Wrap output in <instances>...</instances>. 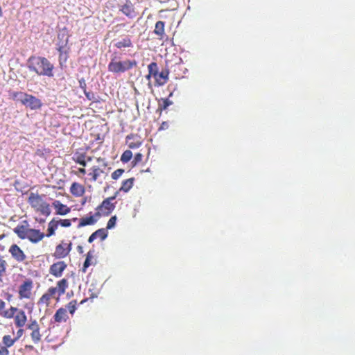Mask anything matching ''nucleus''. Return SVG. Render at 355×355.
<instances>
[{
  "label": "nucleus",
  "mask_w": 355,
  "mask_h": 355,
  "mask_svg": "<svg viewBox=\"0 0 355 355\" xmlns=\"http://www.w3.org/2000/svg\"><path fill=\"white\" fill-rule=\"evenodd\" d=\"M69 282L67 279L62 278L56 282L55 286L49 288L39 299L37 304L40 306H49L52 300L59 302L62 295L66 293L68 288Z\"/></svg>",
  "instance_id": "1"
},
{
  "label": "nucleus",
  "mask_w": 355,
  "mask_h": 355,
  "mask_svg": "<svg viewBox=\"0 0 355 355\" xmlns=\"http://www.w3.org/2000/svg\"><path fill=\"white\" fill-rule=\"evenodd\" d=\"M28 67L29 71L35 72L39 76L53 77L55 67L49 60L45 57L31 55L28 59Z\"/></svg>",
  "instance_id": "2"
},
{
  "label": "nucleus",
  "mask_w": 355,
  "mask_h": 355,
  "mask_svg": "<svg viewBox=\"0 0 355 355\" xmlns=\"http://www.w3.org/2000/svg\"><path fill=\"white\" fill-rule=\"evenodd\" d=\"M24 225H17L13 231L18 238L21 239H28L33 243H37L42 241L45 234L40 230L29 228V224L27 220L23 221Z\"/></svg>",
  "instance_id": "3"
},
{
  "label": "nucleus",
  "mask_w": 355,
  "mask_h": 355,
  "mask_svg": "<svg viewBox=\"0 0 355 355\" xmlns=\"http://www.w3.org/2000/svg\"><path fill=\"white\" fill-rule=\"evenodd\" d=\"M44 196L38 193H29L27 201L31 208L36 213L47 217L51 213V205L44 199Z\"/></svg>",
  "instance_id": "4"
},
{
  "label": "nucleus",
  "mask_w": 355,
  "mask_h": 355,
  "mask_svg": "<svg viewBox=\"0 0 355 355\" xmlns=\"http://www.w3.org/2000/svg\"><path fill=\"white\" fill-rule=\"evenodd\" d=\"M137 66V62L135 60H117L116 58H112L107 66V69L110 72L120 73H124Z\"/></svg>",
  "instance_id": "5"
},
{
  "label": "nucleus",
  "mask_w": 355,
  "mask_h": 355,
  "mask_svg": "<svg viewBox=\"0 0 355 355\" xmlns=\"http://www.w3.org/2000/svg\"><path fill=\"white\" fill-rule=\"evenodd\" d=\"M34 287L33 280L26 278L23 280L17 288L18 299L19 300H31L33 297Z\"/></svg>",
  "instance_id": "6"
},
{
  "label": "nucleus",
  "mask_w": 355,
  "mask_h": 355,
  "mask_svg": "<svg viewBox=\"0 0 355 355\" xmlns=\"http://www.w3.org/2000/svg\"><path fill=\"white\" fill-rule=\"evenodd\" d=\"M117 193L118 191H116L114 196L105 198L103 200L102 203L98 206L96 212L95 213V216H96L97 218H100L102 216H108L114 210L116 205L112 201L115 200Z\"/></svg>",
  "instance_id": "7"
},
{
  "label": "nucleus",
  "mask_w": 355,
  "mask_h": 355,
  "mask_svg": "<svg viewBox=\"0 0 355 355\" xmlns=\"http://www.w3.org/2000/svg\"><path fill=\"white\" fill-rule=\"evenodd\" d=\"M72 250V242L70 241L62 240L56 245L53 253L55 259H62L68 256Z\"/></svg>",
  "instance_id": "8"
},
{
  "label": "nucleus",
  "mask_w": 355,
  "mask_h": 355,
  "mask_svg": "<svg viewBox=\"0 0 355 355\" xmlns=\"http://www.w3.org/2000/svg\"><path fill=\"white\" fill-rule=\"evenodd\" d=\"M27 329L30 331L29 336L35 344H37L42 340V334L36 320H31L27 325Z\"/></svg>",
  "instance_id": "9"
},
{
  "label": "nucleus",
  "mask_w": 355,
  "mask_h": 355,
  "mask_svg": "<svg viewBox=\"0 0 355 355\" xmlns=\"http://www.w3.org/2000/svg\"><path fill=\"white\" fill-rule=\"evenodd\" d=\"M21 104L31 110H37L42 107V103L40 99L31 94L25 93L23 99H21Z\"/></svg>",
  "instance_id": "10"
},
{
  "label": "nucleus",
  "mask_w": 355,
  "mask_h": 355,
  "mask_svg": "<svg viewBox=\"0 0 355 355\" xmlns=\"http://www.w3.org/2000/svg\"><path fill=\"white\" fill-rule=\"evenodd\" d=\"M123 4L120 6L119 11L130 19L137 17V13L130 0H119Z\"/></svg>",
  "instance_id": "11"
},
{
  "label": "nucleus",
  "mask_w": 355,
  "mask_h": 355,
  "mask_svg": "<svg viewBox=\"0 0 355 355\" xmlns=\"http://www.w3.org/2000/svg\"><path fill=\"white\" fill-rule=\"evenodd\" d=\"M67 268V264L64 261H57L50 266L49 272L55 277H61Z\"/></svg>",
  "instance_id": "12"
},
{
  "label": "nucleus",
  "mask_w": 355,
  "mask_h": 355,
  "mask_svg": "<svg viewBox=\"0 0 355 355\" xmlns=\"http://www.w3.org/2000/svg\"><path fill=\"white\" fill-rule=\"evenodd\" d=\"M8 252L17 262L21 263L26 259V254L19 246H17V243L12 244Z\"/></svg>",
  "instance_id": "13"
},
{
  "label": "nucleus",
  "mask_w": 355,
  "mask_h": 355,
  "mask_svg": "<svg viewBox=\"0 0 355 355\" xmlns=\"http://www.w3.org/2000/svg\"><path fill=\"white\" fill-rule=\"evenodd\" d=\"M69 318L67 309L64 307H60L53 315L52 322L55 324H62V322H66Z\"/></svg>",
  "instance_id": "14"
},
{
  "label": "nucleus",
  "mask_w": 355,
  "mask_h": 355,
  "mask_svg": "<svg viewBox=\"0 0 355 355\" xmlns=\"http://www.w3.org/2000/svg\"><path fill=\"white\" fill-rule=\"evenodd\" d=\"M72 159L83 167H86L87 162H90L92 160V157L87 156V153L85 151L77 150L74 153Z\"/></svg>",
  "instance_id": "15"
},
{
  "label": "nucleus",
  "mask_w": 355,
  "mask_h": 355,
  "mask_svg": "<svg viewBox=\"0 0 355 355\" xmlns=\"http://www.w3.org/2000/svg\"><path fill=\"white\" fill-rule=\"evenodd\" d=\"M141 137L137 134H130L126 137V144L129 148L135 149L141 145Z\"/></svg>",
  "instance_id": "16"
},
{
  "label": "nucleus",
  "mask_w": 355,
  "mask_h": 355,
  "mask_svg": "<svg viewBox=\"0 0 355 355\" xmlns=\"http://www.w3.org/2000/svg\"><path fill=\"white\" fill-rule=\"evenodd\" d=\"M53 207L55 209V214L57 215H67L71 211V209L67 205L63 204L60 200H54Z\"/></svg>",
  "instance_id": "17"
},
{
  "label": "nucleus",
  "mask_w": 355,
  "mask_h": 355,
  "mask_svg": "<svg viewBox=\"0 0 355 355\" xmlns=\"http://www.w3.org/2000/svg\"><path fill=\"white\" fill-rule=\"evenodd\" d=\"M27 322V316L22 309H17L15 316V324L17 327L22 328L26 325Z\"/></svg>",
  "instance_id": "18"
},
{
  "label": "nucleus",
  "mask_w": 355,
  "mask_h": 355,
  "mask_svg": "<svg viewBox=\"0 0 355 355\" xmlns=\"http://www.w3.org/2000/svg\"><path fill=\"white\" fill-rule=\"evenodd\" d=\"M57 51L59 53V62L60 65L65 63L69 58V53L70 51V46L67 44L64 46L57 47Z\"/></svg>",
  "instance_id": "19"
},
{
  "label": "nucleus",
  "mask_w": 355,
  "mask_h": 355,
  "mask_svg": "<svg viewBox=\"0 0 355 355\" xmlns=\"http://www.w3.org/2000/svg\"><path fill=\"white\" fill-rule=\"evenodd\" d=\"M169 70L166 69L161 72H158L157 78H155V85L157 86H162L166 84L168 80Z\"/></svg>",
  "instance_id": "20"
},
{
  "label": "nucleus",
  "mask_w": 355,
  "mask_h": 355,
  "mask_svg": "<svg viewBox=\"0 0 355 355\" xmlns=\"http://www.w3.org/2000/svg\"><path fill=\"white\" fill-rule=\"evenodd\" d=\"M98 218H97L96 216H95V214L94 215L82 217L79 220L78 228H80L82 227L87 225H94L97 222Z\"/></svg>",
  "instance_id": "21"
},
{
  "label": "nucleus",
  "mask_w": 355,
  "mask_h": 355,
  "mask_svg": "<svg viewBox=\"0 0 355 355\" xmlns=\"http://www.w3.org/2000/svg\"><path fill=\"white\" fill-rule=\"evenodd\" d=\"M70 192L76 197H81L85 192V187L78 182H73L70 187Z\"/></svg>",
  "instance_id": "22"
},
{
  "label": "nucleus",
  "mask_w": 355,
  "mask_h": 355,
  "mask_svg": "<svg viewBox=\"0 0 355 355\" xmlns=\"http://www.w3.org/2000/svg\"><path fill=\"white\" fill-rule=\"evenodd\" d=\"M60 226L58 219H55V218H53V219L49 223L47 232L45 234L46 237H51L55 234V230Z\"/></svg>",
  "instance_id": "23"
},
{
  "label": "nucleus",
  "mask_w": 355,
  "mask_h": 355,
  "mask_svg": "<svg viewBox=\"0 0 355 355\" xmlns=\"http://www.w3.org/2000/svg\"><path fill=\"white\" fill-rule=\"evenodd\" d=\"M107 236V232L105 228H101L96 230L94 233L91 234L89 236L88 241L92 243L94 240L97 238H100L102 241L105 239Z\"/></svg>",
  "instance_id": "24"
},
{
  "label": "nucleus",
  "mask_w": 355,
  "mask_h": 355,
  "mask_svg": "<svg viewBox=\"0 0 355 355\" xmlns=\"http://www.w3.org/2000/svg\"><path fill=\"white\" fill-rule=\"evenodd\" d=\"M153 33L157 35L159 40H162L164 39V21H158L155 23Z\"/></svg>",
  "instance_id": "25"
},
{
  "label": "nucleus",
  "mask_w": 355,
  "mask_h": 355,
  "mask_svg": "<svg viewBox=\"0 0 355 355\" xmlns=\"http://www.w3.org/2000/svg\"><path fill=\"white\" fill-rule=\"evenodd\" d=\"M102 173H103V169L101 168L99 166H98V165H94L90 168V172L89 173L91 181H97L98 178Z\"/></svg>",
  "instance_id": "26"
},
{
  "label": "nucleus",
  "mask_w": 355,
  "mask_h": 355,
  "mask_svg": "<svg viewBox=\"0 0 355 355\" xmlns=\"http://www.w3.org/2000/svg\"><path fill=\"white\" fill-rule=\"evenodd\" d=\"M116 48L119 49H123L125 48H132L133 43L129 36H126L125 38L116 42L114 44Z\"/></svg>",
  "instance_id": "27"
},
{
  "label": "nucleus",
  "mask_w": 355,
  "mask_h": 355,
  "mask_svg": "<svg viewBox=\"0 0 355 355\" xmlns=\"http://www.w3.org/2000/svg\"><path fill=\"white\" fill-rule=\"evenodd\" d=\"M5 306H6V303L4 301V306H3V309H1L0 315H2L3 317H4L6 318H15V316L17 312V307L10 306L9 308V309H6L5 311Z\"/></svg>",
  "instance_id": "28"
},
{
  "label": "nucleus",
  "mask_w": 355,
  "mask_h": 355,
  "mask_svg": "<svg viewBox=\"0 0 355 355\" xmlns=\"http://www.w3.org/2000/svg\"><path fill=\"white\" fill-rule=\"evenodd\" d=\"M17 341V338H12L10 334H6L3 338L2 342L0 343L2 347L6 349L12 347Z\"/></svg>",
  "instance_id": "29"
},
{
  "label": "nucleus",
  "mask_w": 355,
  "mask_h": 355,
  "mask_svg": "<svg viewBox=\"0 0 355 355\" xmlns=\"http://www.w3.org/2000/svg\"><path fill=\"white\" fill-rule=\"evenodd\" d=\"M134 182L135 178H130L126 179L122 182V185L120 187L119 191L128 192L133 187Z\"/></svg>",
  "instance_id": "30"
},
{
  "label": "nucleus",
  "mask_w": 355,
  "mask_h": 355,
  "mask_svg": "<svg viewBox=\"0 0 355 355\" xmlns=\"http://www.w3.org/2000/svg\"><path fill=\"white\" fill-rule=\"evenodd\" d=\"M173 105V101L168 98H162L158 102V110L163 111Z\"/></svg>",
  "instance_id": "31"
},
{
  "label": "nucleus",
  "mask_w": 355,
  "mask_h": 355,
  "mask_svg": "<svg viewBox=\"0 0 355 355\" xmlns=\"http://www.w3.org/2000/svg\"><path fill=\"white\" fill-rule=\"evenodd\" d=\"M93 257H94V250L89 251L86 255V259H85V261L83 268H82L83 272L85 273L87 268H89V266L92 265L91 261L93 259Z\"/></svg>",
  "instance_id": "32"
},
{
  "label": "nucleus",
  "mask_w": 355,
  "mask_h": 355,
  "mask_svg": "<svg viewBox=\"0 0 355 355\" xmlns=\"http://www.w3.org/2000/svg\"><path fill=\"white\" fill-rule=\"evenodd\" d=\"M148 71L152 75L153 78L155 79L157 78V75L159 72L158 66L156 62H151V63L148 66Z\"/></svg>",
  "instance_id": "33"
},
{
  "label": "nucleus",
  "mask_w": 355,
  "mask_h": 355,
  "mask_svg": "<svg viewBox=\"0 0 355 355\" xmlns=\"http://www.w3.org/2000/svg\"><path fill=\"white\" fill-rule=\"evenodd\" d=\"M65 308H67V311L68 310L69 313L73 315L78 309V302L76 300H71L68 304H67Z\"/></svg>",
  "instance_id": "34"
},
{
  "label": "nucleus",
  "mask_w": 355,
  "mask_h": 355,
  "mask_svg": "<svg viewBox=\"0 0 355 355\" xmlns=\"http://www.w3.org/2000/svg\"><path fill=\"white\" fill-rule=\"evenodd\" d=\"M25 93L21 92H11L9 93L10 98L13 100H19L21 103V99H23Z\"/></svg>",
  "instance_id": "35"
},
{
  "label": "nucleus",
  "mask_w": 355,
  "mask_h": 355,
  "mask_svg": "<svg viewBox=\"0 0 355 355\" xmlns=\"http://www.w3.org/2000/svg\"><path fill=\"white\" fill-rule=\"evenodd\" d=\"M132 157V153L130 150H126L123 152L121 157V161L127 163L128 162Z\"/></svg>",
  "instance_id": "36"
},
{
  "label": "nucleus",
  "mask_w": 355,
  "mask_h": 355,
  "mask_svg": "<svg viewBox=\"0 0 355 355\" xmlns=\"http://www.w3.org/2000/svg\"><path fill=\"white\" fill-rule=\"evenodd\" d=\"M7 263L3 259V257L0 255V280H2V277L6 272Z\"/></svg>",
  "instance_id": "37"
},
{
  "label": "nucleus",
  "mask_w": 355,
  "mask_h": 355,
  "mask_svg": "<svg viewBox=\"0 0 355 355\" xmlns=\"http://www.w3.org/2000/svg\"><path fill=\"white\" fill-rule=\"evenodd\" d=\"M58 42L56 44L57 47L64 46H66L68 44V42H69V36L68 35L66 36L64 40H61L60 35H58Z\"/></svg>",
  "instance_id": "38"
},
{
  "label": "nucleus",
  "mask_w": 355,
  "mask_h": 355,
  "mask_svg": "<svg viewBox=\"0 0 355 355\" xmlns=\"http://www.w3.org/2000/svg\"><path fill=\"white\" fill-rule=\"evenodd\" d=\"M116 216H112L107 223L106 228L111 229V228L114 227L116 225Z\"/></svg>",
  "instance_id": "39"
},
{
  "label": "nucleus",
  "mask_w": 355,
  "mask_h": 355,
  "mask_svg": "<svg viewBox=\"0 0 355 355\" xmlns=\"http://www.w3.org/2000/svg\"><path fill=\"white\" fill-rule=\"evenodd\" d=\"M58 221L60 225L64 227H70L71 225V220L69 219H58Z\"/></svg>",
  "instance_id": "40"
},
{
  "label": "nucleus",
  "mask_w": 355,
  "mask_h": 355,
  "mask_svg": "<svg viewBox=\"0 0 355 355\" xmlns=\"http://www.w3.org/2000/svg\"><path fill=\"white\" fill-rule=\"evenodd\" d=\"M124 172L125 171L123 169H116L114 172L112 173V178L114 180H116L119 177H121Z\"/></svg>",
  "instance_id": "41"
},
{
  "label": "nucleus",
  "mask_w": 355,
  "mask_h": 355,
  "mask_svg": "<svg viewBox=\"0 0 355 355\" xmlns=\"http://www.w3.org/2000/svg\"><path fill=\"white\" fill-rule=\"evenodd\" d=\"M78 83H79V86L80 88H82V89L83 90V92H85L86 91V87H87V84L85 83V80L84 78H81L78 80Z\"/></svg>",
  "instance_id": "42"
},
{
  "label": "nucleus",
  "mask_w": 355,
  "mask_h": 355,
  "mask_svg": "<svg viewBox=\"0 0 355 355\" xmlns=\"http://www.w3.org/2000/svg\"><path fill=\"white\" fill-rule=\"evenodd\" d=\"M142 154H141V153H137V154H135V156L134 157V162H135V164L138 163V162H140L142 159Z\"/></svg>",
  "instance_id": "43"
},
{
  "label": "nucleus",
  "mask_w": 355,
  "mask_h": 355,
  "mask_svg": "<svg viewBox=\"0 0 355 355\" xmlns=\"http://www.w3.org/2000/svg\"><path fill=\"white\" fill-rule=\"evenodd\" d=\"M10 352L8 349H6L0 345V355H9Z\"/></svg>",
  "instance_id": "44"
},
{
  "label": "nucleus",
  "mask_w": 355,
  "mask_h": 355,
  "mask_svg": "<svg viewBox=\"0 0 355 355\" xmlns=\"http://www.w3.org/2000/svg\"><path fill=\"white\" fill-rule=\"evenodd\" d=\"M84 94L89 100H92L94 98V94L92 92H87L86 90Z\"/></svg>",
  "instance_id": "45"
},
{
  "label": "nucleus",
  "mask_w": 355,
  "mask_h": 355,
  "mask_svg": "<svg viewBox=\"0 0 355 355\" xmlns=\"http://www.w3.org/2000/svg\"><path fill=\"white\" fill-rule=\"evenodd\" d=\"M24 329L22 328H19L17 331V336L15 338H17V340L21 337L22 336V334H24Z\"/></svg>",
  "instance_id": "46"
},
{
  "label": "nucleus",
  "mask_w": 355,
  "mask_h": 355,
  "mask_svg": "<svg viewBox=\"0 0 355 355\" xmlns=\"http://www.w3.org/2000/svg\"><path fill=\"white\" fill-rule=\"evenodd\" d=\"M87 173L85 166H82L81 168H78V172H76V174H81V175H85Z\"/></svg>",
  "instance_id": "47"
},
{
  "label": "nucleus",
  "mask_w": 355,
  "mask_h": 355,
  "mask_svg": "<svg viewBox=\"0 0 355 355\" xmlns=\"http://www.w3.org/2000/svg\"><path fill=\"white\" fill-rule=\"evenodd\" d=\"M25 349L28 351H34L35 348L31 345H25Z\"/></svg>",
  "instance_id": "48"
},
{
  "label": "nucleus",
  "mask_w": 355,
  "mask_h": 355,
  "mask_svg": "<svg viewBox=\"0 0 355 355\" xmlns=\"http://www.w3.org/2000/svg\"><path fill=\"white\" fill-rule=\"evenodd\" d=\"M97 160H98V162H101V161H102V162H103V166L104 167H105V166L107 165V162H106L103 159H102V158H98V159H97Z\"/></svg>",
  "instance_id": "49"
},
{
  "label": "nucleus",
  "mask_w": 355,
  "mask_h": 355,
  "mask_svg": "<svg viewBox=\"0 0 355 355\" xmlns=\"http://www.w3.org/2000/svg\"><path fill=\"white\" fill-rule=\"evenodd\" d=\"M167 126H168V123H167L166 122H163V123H162V125H161L160 128H161L162 130H164V128H167Z\"/></svg>",
  "instance_id": "50"
},
{
  "label": "nucleus",
  "mask_w": 355,
  "mask_h": 355,
  "mask_svg": "<svg viewBox=\"0 0 355 355\" xmlns=\"http://www.w3.org/2000/svg\"><path fill=\"white\" fill-rule=\"evenodd\" d=\"M4 306V301L0 298V311H1V309H3Z\"/></svg>",
  "instance_id": "51"
},
{
  "label": "nucleus",
  "mask_w": 355,
  "mask_h": 355,
  "mask_svg": "<svg viewBox=\"0 0 355 355\" xmlns=\"http://www.w3.org/2000/svg\"><path fill=\"white\" fill-rule=\"evenodd\" d=\"M77 249L78 253L82 254L83 252V248L82 246L78 245Z\"/></svg>",
  "instance_id": "52"
},
{
  "label": "nucleus",
  "mask_w": 355,
  "mask_h": 355,
  "mask_svg": "<svg viewBox=\"0 0 355 355\" xmlns=\"http://www.w3.org/2000/svg\"><path fill=\"white\" fill-rule=\"evenodd\" d=\"M151 78H153V76L152 74H150V73L148 71V73L147 74V76H146V78L148 80H151Z\"/></svg>",
  "instance_id": "53"
},
{
  "label": "nucleus",
  "mask_w": 355,
  "mask_h": 355,
  "mask_svg": "<svg viewBox=\"0 0 355 355\" xmlns=\"http://www.w3.org/2000/svg\"><path fill=\"white\" fill-rule=\"evenodd\" d=\"M76 220H78V218H72V221H74V222H75V221H76Z\"/></svg>",
  "instance_id": "54"
},
{
  "label": "nucleus",
  "mask_w": 355,
  "mask_h": 355,
  "mask_svg": "<svg viewBox=\"0 0 355 355\" xmlns=\"http://www.w3.org/2000/svg\"><path fill=\"white\" fill-rule=\"evenodd\" d=\"M43 222H44V220H40V223H43Z\"/></svg>",
  "instance_id": "55"
},
{
  "label": "nucleus",
  "mask_w": 355,
  "mask_h": 355,
  "mask_svg": "<svg viewBox=\"0 0 355 355\" xmlns=\"http://www.w3.org/2000/svg\"><path fill=\"white\" fill-rule=\"evenodd\" d=\"M85 302V300H83L80 302V304H83Z\"/></svg>",
  "instance_id": "56"
},
{
  "label": "nucleus",
  "mask_w": 355,
  "mask_h": 355,
  "mask_svg": "<svg viewBox=\"0 0 355 355\" xmlns=\"http://www.w3.org/2000/svg\"><path fill=\"white\" fill-rule=\"evenodd\" d=\"M1 14V9L0 8V15Z\"/></svg>",
  "instance_id": "57"
}]
</instances>
